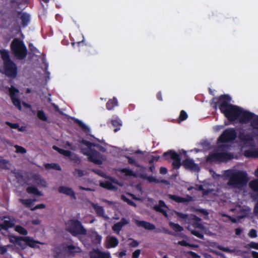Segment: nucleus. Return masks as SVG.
<instances>
[{"mask_svg":"<svg viewBox=\"0 0 258 258\" xmlns=\"http://www.w3.org/2000/svg\"><path fill=\"white\" fill-rule=\"evenodd\" d=\"M231 97L228 94L221 95L218 98L212 99L213 107L217 109L218 107L221 112L229 121L237 120L240 107L231 104Z\"/></svg>","mask_w":258,"mask_h":258,"instance_id":"obj_1","label":"nucleus"},{"mask_svg":"<svg viewBox=\"0 0 258 258\" xmlns=\"http://www.w3.org/2000/svg\"><path fill=\"white\" fill-rule=\"evenodd\" d=\"M227 185L233 188L241 189L247 183L249 178L246 172L237 170L228 175Z\"/></svg>","mask_w":258,"mask_h":258,"instance_id":"obj_2","label":"nucleus"},{"mask_svg":"<svg viewBox=\"0 0 258 258\" xmlns=\"http://www.w3.org/2000/svg\"><path fill=\"white\" fill-rule=\"evenodd\" d=\"M11 49L15 57L19 60L25 59L27 49L24 43L18 38H14L11 44Z\"/></svg>","mask_w":258,"mask_h":258,"instance_id":"obj_3","label":"nucleus"},{"mask_svg":"<svg viewBox=\"0 0 258 258\" xmlns=\"http://www.w3.org/2000/svg\"><path fill=\"white\" fill-rule=\"evenodd\" d=\"M237 120L240 123H246L251 121V125L254 129L258 130V115L251 112L244 110L241 108Z\"/></svg>","mask_w":258,"mask_h":258,"instance_id":"obj_4","label":"nucleus"},{"mask_svg":"<svg viewBox=\"0 0 258 258\" xmlns=\"http://www.w3.org/2000/svg\"><path fill=\"white\" fill-rule=\"evenodd\" d=\"M67 230L73 236L86 235V229L83 227L81 222L77 219H70L66 224Z\"/></svg>","mask_w":258,"mask_h":258,"instance_id":"obj_5","label":"nucleus"},{"mask_svg":"<svg viewBox=\"0 0 258 258\" xmlns=\"http://www.w3.org/2000/svg\"><path fill=\"white\" fill-rule=\"evenodd\" d=\"M233 158V155L228 152L211 153L207 157V161L210 162H226Z\"/></svg>","mask_w":258,"mask_h":258,"instance_id":"obj_6","label":"nucleus"},{"mask_svg":"<svg viewBox=\"0 0 258 258\" xmlns=\"http://www.w3.org/2000/svg\"><path fill=\"white\" fill-rule=\"evenodd\" d=\"M237 133L233 128H228L225 130L218 139L219 143H225L232 142L235 140Z\"/></svg>","mask_w":258,"mask_h":258,"instance_id":"obj_7","label":"nucleus"},{"mask_svg":"<svg viewBox=\"0 0 258 258\" xmlns=\"http://www.w3.org/2000/svg\"><path fill=\"white\" fill-rule=\"evenodd\" d=\"M163 156L166 160L169 159H172L173 160L172 164L173 169H178L181 165H182L179 155L173 150H169L164 153Z\"/></svg>","mask_w":258,"mask_h":258,"instance_id":"obj_8","label":"nucleus"},{"mask_svg":"<svg viewBox=\"0 0 258 258\" xmlns=\"http://www.w3.org/2000/svg\"><path fill=\"white\" fill-rule=\"evenodd\" d=\"M83 153L88 157V160L96 164H101L100 153L95 149H83Z\"/></svg>","mask_w":258,"mask_h":258,"instance_id":"obj_9","label":"nucleus"},{"mask_svg":"<svg viewBox=\"0 0 258 258\" xmlns=\"http://www.w3.org/2000/svg\"><path fill=\"white\" fill-rule=\"evenodd\" d=\"M5 74L8 77L15 78L17 75V67L13 60L4 63Z\"/></svg>","mask_w":258,"mask_h":258,"instance_id":"obj_10","label":"nucleus"},{"mask_svg":"<svg viewBox=\"0 0 258 258\" xmlns=\"http://www.w3.org/2000/svg\"><path fill=\"white\" fill-rule=\"evenodd\" d=\"M183 166L187 170L192 171L199 172L200 167L198 164L195 163L193 160L190 159H186L182 161Z\"/></svg>","mask_w":258,"mask_h":258,"instance_id":"obj_11","label":"nucleus"},{"mask_svg":"<svg viewBox=\"0 0 258 258\" xmlns=\"http://www.w3.org/2000/svg\"><path fill=\"white\" fill-rule=\"evenodd\" d=\"M58 191L60 194H63L70 197L73 199L77 200L76 194L72 188L66 186H60L58 188Z\"/></svg>","mask_w":258,"mask_h":258,"instance_id":"obj_12","label":"nucleus"},{"mask_svg":"<svg viewBox=\"0 0 258 258\" xmlns=\"http://www.w3.org/2000/svg\"><path fill=\"white\" fill-rule=\"evenodd\" d=\"M169 198L177 203H187L192 201V198L190 196H187L186 198L180 197L175 195L169 194Z\"/></svg>","mask_w":258,"mask_h":258,"instance_id":"obj_13","label":"nucleus"},{"mask_svg":"<svg viewBox=\"0 0 258 258\" xmlns=\"http://www.w3.org/2000/svg\"><path fill=\"white\" fill-rule=\"evenodd\" d=\"M89 255L90 258H110V253L102 252L98 249L90 251Z\"/></svg>","mask_w":258,"mask_h":258,"instance_id":"obj_14","label":"nucleus"},{"mask_svg":"<svg viewBox=\"0 0 258 258\" xmlns=\"http://www.w3.org/2000/svg\"><path fill=\"white\" fill-rule=\"evenodd\" d=\"M18 15H20V19L21 20V25L22 27H26L30 22V16L29 14L21 11L17 12Z\"/></svg>","mask_w":258,"mask_h":258,"instance_id":"obj_15","label":"nucleus"},{"mask_svg":"<svg viewBox=\"0 0 258 258\" xmlns=\"http://www.w3.org/2000/svg\"><path fill=\"white\" fill-rule=\"evenodd\" d=\"M23 237L22 236L11 235L9 237V240L10 242L15 244L24 249L25 248V244L22 242Z\"/></svg>","mask_w":258,"mask_h":258,"instance_id":"obj_16","label":"nucleus"},{"mask_svg":"<svg viewBox=\"0 0 258 258\" xmlns=\"http://www.w3.org/2000/svg\"><path fill=\"white\" fill-rule=\"evenodd\" d=\"M23 239V241L25 242L24 243L25 244V247L28 245L32 248L39 247V246L37 245V244H42L41 242L34 240L30 236L24 237Z\"/></svg>","mask_w":258,"mask_h":258,"instance_id":"obj_17","label":"nucleus"},{"mask_svg":"<svg viewBox=\"0 0 258 258\" xmlns=\"http://www.w3.org/2000/svg\"><path fill=\"white\" fill-rule=\"evenodd\" d=\"M135 222L138 227H143L147 230H152L155 229V226L153 224L145 221L136 220Z\"/></svg>","mask_w":258,"mask_h":258,"instance_id":"obj_18","label":"nucleus"},{"mask_svg":"<svg viewBox=\"0 0 258 258\" xmlns=\"http://www.w3.org/2000/svg\"><path fill=\"white\" fill-rule=\"evenodd\" d=\"M62 155L66 157H69L71 161H74L75 163L79 164L81 163V160L80 158L76 154H73L69 150H64Z\"/></svg>","mask_w":258,"mask_h":258,"instance_id":"obj_19","label":"nucleus"},{"mask_svg":"<svg viewBox=\"0 0 258 258\" xmlns=\"http://www.w3.org/2000/svg\"><path fill=\"white\" fill-rule=\"evenodd\" d=\"M163 207H167L165 203L163 201L160 200L159 201L158 205H155L153 209L156 211L162 213L164 216L166 217L167 216V214L166 210L163 209Z\"/></svg>","mask_w":258,"mask_h":258,"instance_id":"obj_20","label":"nucleus"},{"mask_svg":"<svg viewBox=\"0 0 258 258\" xmlns=\"http://www.w3.org/2000/svg\"><path fill=\"white\" fill-rule=\"evenodd\" d=\"M92 206L98 216L105 217V211L103 207L94 203H92Z\"/></svg>","mask_w":258,"mask_h":258,"instance_id":"obj_21","label":"nucleus"},{"mask_svg":"<svg viewBox=\"0 0 258 258\" xmlns=\"http://www.w3.org/2000/svg\"><path fill=\"white\" fill-rule=\"evenodd\" d=\"M255 175L258 177V168L255 171ZM249 186L253 191L258 192V179H255L250 181Z\"/></svg>","mask_w":258,"mask_h":258,"instance_id":"obj_22","label":"nucleus"},{"mask_svg":"<svg viewBox=\"0 0 258 258\" xmlns=\"http://www.w3.org/2000/svg\"><path fill=\"white\" fill-rule=\"evenodd\" d=\"M99 185L101 187L107 189L108 190H114L116 189L117 187L116 186L114 185L112 182L109 181H100L99 183Z\"/></svg>","mask_w":258,"mask_h":258,"instance_id":"obj_23","label":"nucleus"},{"mask_svg":"<svg viewBox=\"0 0 258 258\" xmlns=\"http://www.w3.org/2000/svg\"><path fill=\"white\" fill-rule=\"evenodd\" d=\"M118 105V101L116 98L113 97V99H109L106 104L107 109L111 110Z\"/></svg>","mask_w":258,"mask_h":258,"instance_id":"obj_24","label":"nucleus"},{"mask_svg":"<svg viewBox=\"0 0 258 258\" xmlns=\"http://www.w3.org/2000/svg\"><path fill=\"white\" fill-rule=\"evenodd\" d=\"M118 239L114 236L110 237L107 241V248H114L118 244Z\"/></svg>","mask_w":258,"mask_h":258,"instance_id":"obj_25","label":"nucleus"},{"mask_svg":"<svg viewBox=\"0 0 258 258\" xmlns=\"http://www.w3.org/2000/svg\"><path fill=\"white\" fill-rule=\"evenodd\" d=\"M244 155L246 157H258L257 149H248L244 151Z\"/></svg>","mask_w":258,"mask_h":258,"instance_id":"obj_26","label":"nucleus"},{"mask_svg":"<svg viewBox=\"0 0 258 258\" xmlns=\"http://www.w3.org/2000/svg\"><path fill=\"white\" fill-rule=\"evenodd\" d=\"M10 96L11 99L12 98H18L19 93V90L13 86H11L9 89Z\"/></svg>","mask_w":258,"mask_h":258,"instance_id":"obj_27","label":"nucleus"},{"mask_svg":"<svg viewBox=\"0 0 258 258\" xmlns=\"http://www.w3.org/2000/svg\"><path fill=\"white\" fill-rule=\"evenodd\" d=\"M0 53L1 55V57L4 61V63L6 62H8L11 60H12L10 58L9 53L8 50L6 49H1L0 50Z\"/></svg>","mask_w":258,"mask_h":258,"instance_id":"obj_28","label":"nucleus"},{"mask_svg":"<svg viewBox=\"0 0 258 258\" xmlns=\"http://www.w3.org/2000/svg\"><path fill=\"white\" fill-rule=\"evenodd\" d=\"M91 239L94 243H100L102 240V237L97 232H92L90 235Z\"/></svg>","mask_w":258,"mask_h":258,"instance_id":"obj_29","label":"nucleus"},{"mask_svg":"<svg viewBox=\"0 0 258 258\" xmlns=\"http://www.w3.org/2000/svg\"><path fill=\"white\" fill-rule=\"evenodd\" d=\"M139 176L142 179L147 180L150 183H158L159 182L155 177L153 176H148L146 174H141Z\"/></svg>","mask_w":258,"mask_h":258,"instance_id":"obj_30","label":"nucleus"},{"mask_svg":"<svg viewBox=\"0 0 258 258\" xmlns=\"http://www.w3.org/2000/svg\"><path fill=\"white\" fill-rule=\"evenodd\" d=\"M26 191L28 194H34V195L38 196H41L42 195L41 191H40L38 190V189L35 186H28L26 188Z\"/></svg>","mask_w":258,"mask_h":258,"instance_id":"obj_31","label":"nucleus"},{"mask_svg":"<svg viewBox=\"0 0 258 258\" xmlns=\"http://www.w3.org/2000/svg\"><path fill=\"white\" fill-rule=\"evenodd\" d=\"M201 219L200 218L195 216L194 220L190 222V226L195 228H201L203 226L201 223Z\"/></svg>","mask_w":258,"mask_h":258,"instance_id":"obj_32","label":"nucleus"},{"mask_svg":"<svg viewBox=\"0 0 258 258\" xmlns=\"http://www.w3.org/2000/svg\"><path fill=\"white\" fill-rule=\"evenodd\" d=\"M36 201V199H19V202L22 204L25 205L28 208H32L34 202Z\"/></svg>","mask_w":258,"mask_h":258,"instance_id":"obj_33","label":"nucleus"},{"mask_svg":"<svg viewBox=\"0 0 258 258\" xmlns=\"http://www.w3.org/2000/svg\"><path fill=\"white\" fill-rule=\"evenodd\" d=\"M112 125L115 127L114 130V132H116L120 130V126L122 125V122L120 119L116 118L111 120Z\"/></svg>","mask_w":258,"mask_h":258,"instance_id":"obj_34","label":"nucleus"},{"mask_svg":"<svg viewBox=\"0 0 258 258\" xmlns=\"http://www.w3.org/2000/svg\"><path fill=\"white\" fill-rule=\"evenodd\" d=\"M14 226V224L10 220H5L3 224L0 225V227L4 230H7L10 228H12Z\"/></svg>","mask_w":258,"mask_h":258,"instance_id":"obj_35","label":"nucleus"},{"mask_svg":"<svg viewBox=\"0 0 258 258\" xmlns=\"http://www.w3.org/2000/svg\"><path fill=\"white\" fill-rule=\"evenodd\" d=\"M169 226L175 232H181L183 230V228L179 225L178 224L174 223L172 222H170L169 223Z\"/></svg>","mask_w":258,"mask_h":258,"instance_id":"obj_36","label":"nucleus"},{"mask_svg":"<svg viewBox=\"0 0 258 258\" xmlns=\"http://www.w3.org/2000/svg\"><path fill=\"white\" fill-rule=\"evenodd\" d=\"M120 171L121 173H124L125 176L136 177V173L130 169L123 168L121 169Z\"/></svg>","mask_w":258,"mask_h":258,"instance_id":"obj_37","label":"nucleus"},{"mask_svg":"<svg viewBox=\"0 0 258 258\" xmlns=\"http://www.w3.org/2000/svg\"><path fill=\"white\" fill-rule=\"evenodd\" d=\"M74 121L80 126L84 132L87 133L90 131V128L81 120L78 119H75Z\"/></svg>","mask_w":258,"mask_h":258,"instance_id":"obj_38","label":"nucleus"},{"mask_svg":"<svg viewBox=\"0 0 258 258\" xmlns=\"http://www.w3.org/2000/svg\"><path fill=\"white\" fill-rule=\"evenodd\" d=\"M37 116L42 121H47V117L45 113L42 110H38L37 112Z\"/></svg>","mask_w":258,"mask_h":258,"instance_id":"obj_39","label":"nucleus"},{"mask_svg":"<svg viewBox=\"0 0 258 258\" xmlns=\"http://www.w3.org/2000/svg\"><path fill=\"white\" fill-rule=\"evenodd\" d=\"M239 138L242 141L245 142V143L253 141L252 138L248 134H240Z\"/></svg>","mask_w":258,"mask_h":258,"instance_id":"obj_40","label":"nucleus"},{"mask_svg":"<svg viewBox=\"0 0 258 258\" xmlns=\"http://www.w3.org/2000/svg\"><path fill=\"white\" fill-rule=\"evenodd\" d=\"M45 167L46 169H53L57 170H61L60 166L57 163H47Z\"/></svg>","mask_w":258,"mask_h":258,"instance_id":"obj_41","label":"nucleus"},{"mask_svg":"<svg viewBox=\"0 0 258 258\" xmlns=\"http://www.w3.org/2000/svg\"><path fill=\"white\" fill-rule=\"evenodd\" d=\"M15 230L22 235H26L28 234L27 230L25 228L20 225L16 226L15 227Z\"/></svg>","mask_w":258,"mask_h":258,"instance_id":"obj_42","label":"nucleus"},{"mask_svg":"<svg viewBox=\"0 0 258 258\" xmlns=\"http://www.w3.org/2000/svg\"><path fill=\"white\" fill-rule=\"evenodd\" d=\"M9 161L4 159H0V168L3 169H9L8 164Z\"/></svg>","mask_w":258,"mask_h":258,"instance_id":"obj_43","label":"nucleus"},{"mask_svg":"<svg viewBox=\"0 0 258 258\" xmlns=\"http://www.w3.org/2000/svg\"><path fill=\"white\" fill-rule=\"evenodd\" d=\"M5 124L9 126L11 128L18 129L20 131H22L23 130L19 127V124L17 123H12L9 121H6Z\"/></svg>","mask_w":258,"mask_h":258,"instance_id":"obj_44","label":"nucleus"},{"mask_svg":"<svg viewBox=\"0 0 258 258\" xmlns=\"http://www.w3.org/2000/svg\"><path fill=\"white\" fill-rule=\"evenodd\" d=\"M11 100L14 105H15L19 110H21L22 107L21 100L18 98H12Z\"/></svg>","mask_w":258,"mask_h":258,"instance_id":"obj_45","label":"nucleus"},{"mask_svg":"<svg viewBox=\"0 0 258 258\" xmlns=\"http://www.w3.org/2000/svg\"><path fill=\"white\" fill-rule=\"evenodd\" d=\"M54 258H61L62 255V250L60 247H56L53 250Z\"/></svg>","mask_w":258,"mask_h":258,"instance_id":"obj_46","label":"nucleus"},{"mask_svg":"<svg viewBox=\"0 0 258 258\" xmlns=\"http://www.w3.org/2000/svg\"><path fill=\"white\" fill-rule=\"evenodd\" d=\"M79 142H80V143L86 146L88 148V149H91L92 146H95L94 144H93L89 141H88L87 140H85L84 139L80 140Z\"/></svg>","mask_w":258,"mask_h":258,"instance_id":"obj_47","label":"nucleus"},{"mask_svg":"<svg viewBox=\"0 0 258 258\" xmlns=\"http://www.w3.org/2000/svg\"><path fill=\"white\" fill-rule=\"evenodd\" d=\"M121 199L124 201V202H125L127 203V204L130 206H133L134 207H136V204L133 202V201H132L131 200L127 198L125 196H121Z\"/></svg>","mask_w":258,"mask_h":258,"instance_id":"obj_48","label":"nucleus"},{"mask_svg":"<svg viewBox=\"0 0 258 258\" xmlns=\"http://www.w3.org/2000/svg\"><path fill=\"white\" fill-rule=\"evenodd\" d=\"M191 233L195 236L200 239H203L204 238V235L199 231L195 229L191 230Z\"/></svg>","mask_w":258,"mask_h":258,"instance_id":"obj_49","label":"nucleus"},{"mask_svg":"<svg viewBox=\"0 0 258 258\" xmlns=\"http://www.w3.org/2000/svg\"><path fill=\"white\" fill-rule=\"evenodd\" d=\"M249 210L248 209L242 208L240 209L241 215L239 216V219H242L246 217L248 215Z\"/></svg>","mask_w":258,"mask_h":258,"instance_id":"obj_50","label":"nucleus"},{"mask_svg":"<svg viewBox=\"0 0 258 258\" xmlns=\"http://www.w3.org/2000/svg\"><path fill=\"white\" fill-rule=\"evenodd\" d=\"M188 115L187 113L183 110H181L180 112L179 116V120L180 121H184L187 119Z\"/></svg>","mask_w":258,"mask_h":258,"instance_id":"obj_51","label":"nucleus"},{"mask_svg":"<svg viewBox=\"0 0 258 258\" xmlns=\"http://www.w3.org/2000/svg\"><path fill=\"white\" fill-rule=\"evenodd\" d=\"M126 158L127 159L128 162L129 164H133L138 167H141V165L137 161H136L135 160L133 157L127 156Z\"/></svg>","mask_w":258,"mask_h":258,"instance_id":"obj_52","label":"nucleus"},{"mask_svg":"<svg viewBox=\"0 0 258 258\" xmlns=\"http://www.w3.org/2000/svg\"><path fill=\"white\" fill-rule=\"evenodd\" d=\"M122 227L120 225L118 222L114 224L113 226H112V230L116 232V233H118L121 230Z\"/></svg>","mask_w":258,"mask_h":258,"instance_id":"obj_53","label":"nucleus"},{"mask_svg":"<svg viewBox=\"0 0 258 258\" xmlns=\"http://www.w3.org/2000/svg\"><path fill=\"white\" fill-rule=\"evenodd\" d=\"M15 148L16 149L17 153H20L21 154H25L26 153V150L23 147L19 145H15Z\"/></svg>","mask_w":258,"mask_h":258,"instance_id":"obj_54","label":"nucleus"},{"mask_svg":"<svg viewBox=\"0 0 258 258\" xmlns=\"http://www.w3.org/2000/svg\"><path fill=\"white\" fill-rule=\"evenodd\" d=\"M247 247L258 250V243L251 241L247 244Z\"/></svg>","mask_w":258,"mask_h":258,"instance_id":"obj_55","label":"nucleus"},{"mask_svg":"<svg viewBox=\"0 0 258 258\" xmlns=\"http://www.w3.org/2000/svg\"><path fill=\"white\" fill-rule=\"evenodd\" d=\"M45 205L43 204H38L37 205H36L35 207H32V208H31L30 210L31 211H34L37 209H44L45 208Z\"/></svg>","mask_w":258,"mask_h":258,"instance_id":"obj_56","label":"nucleus"},{"mask_svg":"<svg viewBox=\"0 0 258 258\" xmlns=\"http://www.w3.org/2000/svg\"><path fill=\"white\" fill-rule=\"evenodd\" d=\"M218 248L219 250H221L223 251L226 252L232 253V252H233V250H231V249H230L227 247H224L222 246H218Z\"/></svg>","mask_w":258,"mask_h":258,"instance_id":"obj_57","label":"nucleus"},{"mask_svg":"<svg viewBox=\"0 0 258 258\" xmlns=\"http://www.w3.org/2000/svg\"><path fill=\"white\" fill-rule=\"evenodd\" d=\"M74 175H77L78 177H82L84 175V172L83 170L79 169H75L74 172Z\"/></svg>","mask_w":258,"mask_h":258,"instance_id":"obj_58","label":"nucleus"},{"mask_svg":"<svg viewBox=\"0 0 258 258\" xmlns=\"http://www.w3.org/2000/svg\"><path fill=\"white\" fill-rule=\"evenodd\" d=\"M248 235L251 238H255L257 237L256 231L254 229H252L249 231Z\"/></svg>","mask_w":258,"mask_h":258,"instance_id":"obj_59","label":"nucleus"},{"mask_svg":"<svg viewBox=\"0 0 258 258\" xmlns=\"http://www.w3.org/2000/svg\"><path fill=\"white\" fill-rule=\"evenodd\" d=\"M159 156H152L151 159L149 160L148 163L152 165L155 161H158L159 159Z\"/></svg>","mask_w":258,"mask_h":258,"instance_id":"obj_60","label":"nucleus"},{"mask_svg":"<svg viewBox=\"0 0 258 258\" xmlns=\"http://www.w3.org/2000/svg\"><path fill=\"white\" fill-rule=\"evenodd\" d=\"M130 240H132V241L129 243V245L131 247H136L139 245V243L138 242L137 240L133 239L132 238H131Z\"/></svg>","mask_w":258,"mask_h":258,"instance_id":"obj_61","label":"nucleus"},{"mask_svg":"<svg viewBox=\"0 0 258 258\" xmlns=\"http://www.w3.org/2000/svg\"><path fill=\"white\" fill-rule=\"evenodd\" d=\"M141 250L137 249L132 254V258H139L140 254H141Z\"/></svg>","mask_w":258,"mask_h":258,"instance_id":"obj_62","label":"nucleus"},{"mask_svg":"<svg viewBox=\"0 0 258 258\" xmlns=\"http://www.w3.org/2000/svg\"><path fill=\"white\" fill-rule=\"evenodd\" d=\"M118 223L121 225V226L123 227V226L129 223V221L127 220L125 218H122L121 219V220L118 222Z\"/></svg>","mask_w":258,"mask_h":258,"instance_id":"obj_63","label":"nucleus"},{"mask_svg":"<svg viewBox=\"0 0 258 258\" xmlns=\"http://www.w3.org/2000/svg\"><path fill=\"white\" fill-rule=\"evenodd\" d=\"M67 248L69 252L73 253L74 252L76 247L73 244H70L67 246Z\"/></svg>","mask_w":258,"mask_h":258,"instance_id":"obj_64","label":"nucleus"}]
</instances>
